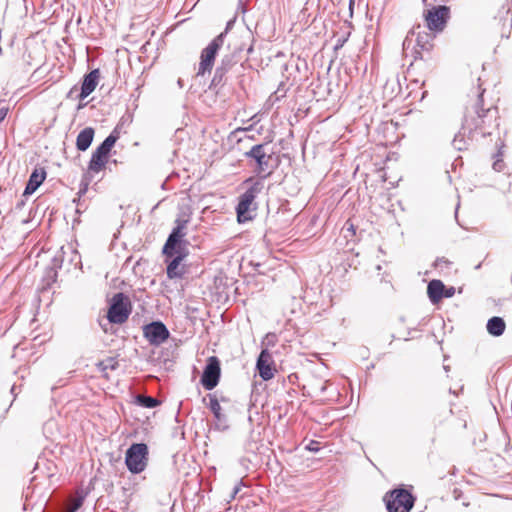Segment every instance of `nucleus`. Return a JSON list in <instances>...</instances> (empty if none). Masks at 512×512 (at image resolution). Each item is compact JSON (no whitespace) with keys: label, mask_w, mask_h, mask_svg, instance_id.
I'll return each mask as SVG.
<instances>
[{"label":"nucleus","mask_w":512,"mask_h":512,"mask_svg":"<svg viewBox=\"0 0 512 512\" xmlns=\"http://www.w3.org/2000/svg\"><path fill=\"white\" fill-rule=\"evenodd\" d=\"M306 449L311 452H318L320 449L319 442L314 440L310 441V443L306 446Z\"/></svg>","instance_id":"nucleus-31"},{"label":"nucleus","mask_w":512,"mask_h":512,"mask_svg":"<svg viewBox=\"0 0 512 512\" xmlns=\"http://www.w3.org/2000/svg\"><path fill=\"white\" fill-rule=\"evenodd\" d=\"M443 289L445 285L441 280L433 279L427 285V295L432 304H437L443 299Z\"/></svg>","instance_id":"nucleus-19"},{"label":"nucleus","mask_w":512,"mask_h":512,"mask_svg":"<svg viewBox=\"0 0 512 512\" xmlns=\"http://www.w3.org/2000/svg\"><path fill=\"white\" fill-rule=\"evenodd\" d=\"M454 294H455V287H453V286H450V287L445 286V289H443V298H451L454 296Z\"/></svg>","instance_id":"nucleus-30"},{"label":"nucleus","mask_w":512,"mask_h":512,"mask_svg":"<svg viewBox=\"0 0 512 512\" xmlns=\"http://www.w3.org/2000/svg\"><path fill=\"white\" fill-rule=\"evenodd\" d=\"M108 162V156H106L103 153H99L98 149H95V151L92 153L89 165H88V171L85 173V178H87L88 175H92L94 173H99L101 170H103Z\"/></svg>","instance_id":"nucleus-17"},{"label":"nucleus","mask_w":512,"mask_h":512,"mask_svg":"<svg viewBox=\"0 0 512 512\" xmlns=\"http://www.w3.org/2000/svg\"><path fill=\"white\" fill-rule=\"evenodd\" d=\"M23 206H24V201H23V200L19 201V202L16 204V208H17V209H21Z\"/></svg>","instance_id":"nucleus-38"},{"label":"nucleus","mask_w":512,"mask_h":512,"mask_svg":"<svg viewBox=\"0 0 512 512\" xmlns=\"http://www.w3.org/2000/svg\"><path fill=\"white\" fill-rule=\"evenodd\" d=\"M262 188L263 183L261 181H255L245 192L250 195L252 194V197L256 198V196L261 192Z\"/></svg>","instance_id":"nucleus-27"},{"label":"nucleus","mask_w":512,"mask_h":512,"mask_svg":"<svg viewBox=\"0 0 512 512\" xmlns=\"http://www.w3.org/2000/svg\"><path fill=\"white\" fill-rule=\"evenodd\" d=\"M82 505V500L79 499L76 501V503L74 504L73 508L71 510H74V512L80 508V506Z\"/></svg>","instance_id":"nucleus-37"},{"label":"nucleus","mask_w":512,"mask_h":512,"mask_svg":"<svg viewBox=\"0 0 512 512\" xmlns=\"http://www.w3.org/2000/svg\"><path fill=\"white\" fill-rule=\"evenodd\" d=\"M237 62L238 59H236L235 53H228L222 57L217 67L225 72H228L235 64H237Z\"/></svg>","instance_id":"nucleus-24"},{"label":"nucleus","mask_w":512,"mask_h":512,"mask_svg":"<svg viewBox=\"0 0 512 512\" xmlns=\"http://www.w3.org/2000/svg\"><path fill=\"white\" fill-rule=\"evenodd\" d=\"M136 402L145 408H155L161 404L157 398L148 395H138L136 397Z\"/></svg>","instance_id":"nucleus-25"},{"label":"nucleus","mask_w":512,"mask_h":512,"mask_svg":"<svg viewBox=\"0 0 512 512\" xmlns=\"http://www.w3.org/2000/svg\"><path fill=\"white\" fill-rule=\"evenodd\" d=\"M354 3V0H349V5L352 6Z\"/></svg>","instance_id":"nucleus-41"},{"label":"nucleus","mask_w":512,"mask_h":512,"mask_svg":"<svg viewBox=\"0 0 512 512\" xmlns=\"http://www.w3.org/2000/svg\"><path fill=\"white\" fill-rule=\"evenodd\" d=\"M69 512H74V510H70Z\"/></svg>","instance_id":"nucleus-45"},{"label":"nucleus","mask_w":512,"mask_h":512,"mask_svg":"<svg viewBox=\"0 0 512 512\" xmlns=\"http://www.w3.org/2000/svg\"><path fill=\"white\" fill-rule=\"evenodd\" d=\"M175 224L176 226L172 229L167 239H170L171 243L174 241H186L184 239V229L186 228L187 220L176 219Z\"/></svg>","instance_id":"nucleus-23"},{"label":"nucleus","mask_w":512,"mask_h":512,"mask_svg":"<svg viewBox=\"0 0 512 512\" xmlns=\"http://www.w3.org/2000/svg\"><path fill=\"white\" fill-rule=\"evenodd\" d=\"M95 131L92 127L81 130L76 138V148L79 151H86L94 139Z\"/></svg>","instance_id":"nucleus-20"},{"label":"nucleus","mask_w":512,"mask_h":512,"mask_svg":"<svg viewBox=\"0 0 512 512\" xmlns=\"http://www.w3.org/2000/svg\"><path fill=\"white\" fill-rule=\"evenodd\" d=\"M143 336L152 346H160L170 337V331L166 325L160 321H152L143 326Z\"/></svg>","instance_id":"nucleus-8"},{"label":"nucleus","mask_w":512,"mask_h":512,"mask_svg":"<svg viewBox=\"0 0 512 512\" xmlns=\"http://www.w3.org/2000/svg\"><path fill=\"white\" fill-rule=\"evenodd\" d=\"M162 252L166 258L175 257L176 255L187 257V241H174L171 243L170 239H167L163 246Z\"/></svg>","instance_id":"nucleus-15"},{"label":"nucleus","mask_w":512,"mask_h":512,"mask_svg":"<svg viewBox=\"0 0 512 512\" xmlns=\"http://www.w3.org/2000/svg\"><path fill=\"white\" fill-rule=\"evenodd\" d=\"M484 91L483 89L478 93L475 103L470 108H467L464 116L462 130L464 134L468 132L471 137L477 132H479L482 137H486L491 134L487 128L493 125L498 126V124H495L498 118V109L492 105L488 108H484Z\"/></svg>","instance_id":"nucleus-1"},{"label":"nucleus","mask_w":512,"mask_h":512,"mask_svg":"<svg viewBox=\"0 0 512 512\" xmlns=\"http://www.w3.org/2000/svg\"><path fill=\"white\" fill-rule=\"evenodd\" d=\"M231 24H232V22H228V23H227V27H226V29H225V31H224V32H226V33H227V30L229 29V27H231Z\"/></svg>","instance_id":"nucleus-40"},{"label":"nucleus","mask_w":512,"mask_h":512,"mask_svg":"<svg viewBox=\"0 0 512 512\" xmlns=\"http://www.w3.org/2000/svg\"><path fill=\"white\" fill-rule=\"evenodd\" d=\"M486 328L490 335L499 337L505 332L506 324L503 318L494 316L487 321Z\"/></svg>","instance_id":"nucleus-21"},{"label":"nucleus","mask_w":512,"mask_h":512,"mask_svg":"<svg viewBox=\"0 0 512 512\" xmlns=\"http://www.w3.org/2000/svg\"><path fill=\"white\" fill-rule=\"evenodd\" d=\"M321 393H324L326 391V384L324 383L320 388Z\"/></svg>","instance_id":"nucleus-39"},{"label":"nucleus","mask_w":512,"mask_h":512,"mask_svg":"<svg viewBox=\"0 0 512 512\" xmlns=\"http://www.w3.org/2000/svg\"><path fill=\"white\" fill-rule=\"evenodd\" d=\"M242 486H243V482L242 481H240L238 484H236L234 486L232 494H231V498L232 499H234L237 496V494L240 492Z\"/></svg>","instance_id":"nucleus-33"},{"label":"nucleus","mask_w":512,"mask_h":512,"mask_svg":"<svg viewBox=\"0 0 512 512\" xmlns=\"http://www.w3.org/2000/svg\"><path fill=\"white\" fill-rule=\"evenodd\" d=\"M388 512H410L415 503V497L404 488L389 491L384 496Z\"/></svg>","instance_id":"nucleus-4"},{"label":"nucleus","mask_w":512,"mask_h":512,"mask_svg":"<svg viewBox=\"0 0 512 512\" xmlns=\"http://www.w3.org/2000/svg\"><path fill=\"white\" fill-rule=\"evenodd\" d=\"M132 311L130 298L122 293H116L110 302L107 319L112 324H123L129 318Z\"/></svg>","instance_id":"nucleus-3"},{"label":"nucleus","mask_w":512,"mask_h":512,"mask_svg":"<svg viewBox=\"0 0 512 512\" xmlns=\"http://www.w3.org/2000/svg\"><path fill=\"white\" fill-rule=\"evenodd\" d=\"M503 168H504V162H503V160H501V159H496V160L494 161V163H493V169H494L495 171L500 172V171H502V170H503Z\"/></svg>","instance_id":"nucleus-32"},{"label":"nucleus","mask_w":512,"mask_h":512,"mask_svg":"<svg viewBox=\"0 0 512 512\" xmlns=\"http://www.w3.org/2000/svg\"><path fill=\"white\" fill-rule=\"evenodd\" d=\"M51 272H53L54 277L57 275V272L53 271V269L51 270Z\"/></svg>","instance_id":"nucleus-43"},{"label":"nucleus","mask_w":512,"mask_h":512,"mask_svg":"<svg viewBox=\"0 0 512 512\" xmlns=\"http://www.w3.org/2000/svg\"><path fill=\"white\" fill-rule=\"evenodd\" d=\"M225 37L226 32H221L201 51L197 76H204L212 71L216 56L224 44Z\"/></svg>","instance_id":"nucleus-6"},{"label":"nucleus","mask_w":512,"mask_h":512,"mask_svg":"<svg viewBox=\"0 0 512 512\" xmlns=\"http://www.w3.org/2000/svg\"><path fill=\"white\" fill-rule=\"evenodd\" d=\"M55 267H61V260L57 256L53 259V268Z\"/></svg>","instance_id":"nucleus-36"},{"label":"nucleus","mask_w":512,"mask_h":512,"mask_svg":"<svg viewBox=\"0 0 512 512\" xmlns=\"http://www.w3.org/2000/svg\"><path fill=\"white\" fill-rule=\"evenodd\" d=\"M345 42H346V38H338L337 41H336L334 49L338 50V49L342 48L343 45L345 44Z\"/></svg>","instance_id":"nucleus-34"},{"label":"nucleus","mask_w":512,"mask_h":512,"mask_svg":"<svg viewBox=\"0 0 512 512\" xmlns=\"http://www.w3.org/2000/svg\"><path fill=\"white\" fill-rule=\"evenodd\" d=\"M256 369L259 376L264 381H268L274 377L275 368L273 367L272 355L268 349H263L256 361Z\"/></svg>","instance_id":"nucleus-11"},{"label":"nucleus","mask_w":512,"mask_h":512,"mask_svg":"<svg viewBox=\"0 0 512 512\" xmlns=\"http://www.w3.org/2000/svg\"><path fill=\"white\" fill-rule=\"evenodd\" d=\"M439 261L446 262L443 258H440V259L437 260V262H439Z\"/></svg>","instance_id":"nucleus-42"},{"label":"nucleus","mask_w":512,"mask_h":512,"mask_svg":"<svg viewBox=\"0 0 512 512\" xmlns=\"http://www.w3.org/2000/svg\"><path fill=\"white\" fill-rule=\"evenodd\" d=\"M434 35L430 32L422 31L421 26L418 25L409 31L407 36L403 41V50L405 52L413 45L415 42L416 49L414 51V59H422V52H429L433 48Z\"/></svg>","instance_id":"nucleus-2"},{"label":"nucleus","mask_w":512,"mask_h":512,"mask_svg":"<svg viewBox=\"0 0 512 512\" xmlns=\"http://www.w3.org/2000/svg\"><path fill=\"white\" fill-rule=\"evenodd\" d=\"M118 139L119 132L117 131V128H115L96 149L99 150V153H103L106 156H109L111 149Z\"/></svg>","instance_id":"nucleus-22"},{"label":"nucleus","mask_w":512,"mask_h":512,"mask_svg":"<svg viewBox=\"0 0 512 512\" xmlns=\"http://www.w3.org/2000/svg\"><path fill=\"white\" fill-rule=\"evenodd\" d=\"M450 17V9L445 5L433 6L425 14L427 28L430 31L440 32L444 29Z\"/></svg>","instance_id":"nucleus-9"},{"label":"nucleus","mask_w":512,"mask_h":512,"mask_svg":"<svg viewBox=\"0 0 512 512\" xmlns=\"http://www.w3.org/2000/svg\"><path fill=\"white\" fill-rule=\"evenodd\" d=\"M227 72L223 71L222 69H219L216 67L214 76L210 83V89H216L220 86H222L225 83V75Z\"/></svg>","instance_id":"nucleus-26"},{"label":"nucleus","mask_w":512,"mask_h":512,"mask_svg":"<svg viewBox=\"0 0 512 512\" xmlns=\"http://www.w3.org/2000/svg\"><path fill=\"white\" fill-rule=\"evenodd\" d=\"M254 200L255 198L252 197V194L250 195L246 192L239 196V201L236 206L237 220L239 223H244L253 218L250 208L253 205Z\"/></svg>","instance_id":"nucleus-12"},{"label":"nucleus","mask_w":512,"mask_h":512,"mask_svg":"<svg viewBox=\"0 0 512 512\" xmlns=\"http://www.w3.org/2000/svg\"><path fill=\"white\" fill-rule=\"evenodd\" d=\"M148 462V446L145 443H133L125 454L127 469L133 474L145 470Z\"/></svg>","instance_id":"nucleus-7"},{"label":"nucleus","mask_w":512,"mask_h":512,"mask_svg":"<svg viewBox=\"0 0 512 512\" xmlns=\"http://www.w3.org/2000/svg\"><path fill=\"white\" fill-rule=\"evenodd\" d=\"M244 156L255 161L256 167L254 171L262 179L267 178L272 173V154L267 152V144L253 145L250 150L244 153Z\"/></svg>","instance_id":"nucleus-5"},{"label":"nucleus","mask_w":512,"mask_h":512,"mask_svg":"<svg viewBox=\"0 0 512 512\" xmlns=\"http://www.w3.org/2000/svg\"><path fill=\"white\" fill-rule=\"evenodd\" d=\"M209 400V409L211 410V412L214 415V418L216 419V428L221 431L228 429V419L227 416L221 412L222 408L220 406L218 399L214 395H209Z\"/></svg>","instance_id":"nucleus-14"},{"label":"nucleus","mask_w":512,"mask_h":512,"mask_svg":"<svg viewBox=\"0 0 512 512\" xmlns=\"http://www.w3.org/2000/svg\"><path fill=\"white\" fill-rule=\"evenodd\" d=\"M186 257H182L181 255H176L175 257L166 258L165 262L167 264L166 273L169 279H177L182 278L185 270L183 267H180V263Z\"/></svg>","instance_id":"nucleus-16"},{"label":"nucleus","mask_w":512,"mask_h":512,"mask_svg":"<svg viewBox=\"0 0 512 512\" xmlns=\"http://www.w3.org/2000/svg\"><path fill=\"white\" fill-rule=\"evenodd\" d=\"M45 178H46L45 170H43V169H41V170L35 169L31 173V175H30V177L28 179V182H27V184L25 186L23 195L26 196V195L33 194L39 188V186L43 183Z\"/></svg>","instance_id":"nucleus-18"},{"label":"nucleus","mask_w":512,"mask_h":512,"mask_svg":"<svg viewBox=\"0 0 512 512\" xmlns=\"http://www.w3.org/2000/svg\"><path fill=\"white\" fill-rule=\"evenodd\" d=\"M99 77V69H93L92 71L84 75L79 94V98L81 100H84L95 90L98 84Z\"/></svg>","instance_id":"nucleus-13"},{"label":"nucleus","mask_w":512,"mask_h":512,"mask_svg":"<svg viewBox=\"0 0 512 512\" xmlns=\"http://www.w3.org/2000/svg\"><path fill=\"white\" fill-rule=\"evenodd\" d=\"M220 375V361L216 356H211L203 370L200 382L206 390H213L219 383Z\"/></svg>","instance_id":"nucleus-10"},{"label":"nucleus","mask_w":512,"mask_h":512,"mask_svg":"<svg viewBox=\"0 0 512 512\" xmlns=\"http://www.w3.org/2000/svg\"><path fill=\"white\" fill-rule=\"evenodd\" d=\"M100 366L103 365V369H111V370H115L116 369V366H117V362L113 359V358H108L106 361L104 362H101L99 364Z\"/></svg>","instance_id":"nucleus-28"},{"label":"nucleus","mask_w":512,"mask_h":512,"mask_svg":"<svg viewBox=\"0 0 512 512\" xmlns=\"http://www.w3.org/2000/svg\"><path fill=\"white\" fill-rule=\"evenodd\" d=\"M92 175H88L87 178L83 177L81 188L79 190V194H84L87 191L89 182L91 181Z\"/></svg>","instance_id":"nucleus-29"},{"label":"nucleus","mask_w":512,"mask_h":512,"mask_svg":"<svg viewBox=\"0 0 512 512\" xmlns=\"http://www.w3.org/2000/svg\"><path fill=\"white\" fill-rule=\"evenodd\" d=\"M444 369H445L446 371H448V370H449V366H444Z\"/></svg>","instance_id":"nucleus-44"},{"label":"nucleus","mask_w":512,"mask_h":512,"mask_svg":"<svg viewBox=\"0 0 512 512\" xmlns=\"http://www.w3.org/2000/svg\"><path fill=\"white\" fill-rule=\"evenodd\" d=\"M461 142H462V139H458V136H456L453 140V146L458 149V150H462L463 147L461 145Z\"/></svg>","instance_id":"nucleus-35"}]
</instances>
